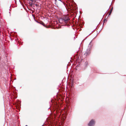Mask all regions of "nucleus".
I'll return each mask as SVG.
<instances>
[{
	"label": "nucleus",
	"mask_w": 126,
	"mask_h": 126,
	"mask_svg": "<svg viewBox=\"0 0 126 126\" xmlns=\"http://www.w3.org/2000/svg\"><path fill=\"white\" fill-rule=\"evenodd\" d=\"M24 9L25 10H26L27 11V9L26 8H24Z\"/></svg>",
	"instance_id": "nucleus-9"
},
{
	"label": "nucleus",
	"mask_w": 126,
	"mask_h": 126,
	"mask_svg": "<svg viewBox=\"0 0 126 126\" xmlns=\"http://www.w3.org/2000/svg\"><path fill=\"white\" fill-rule=\"evenodd\" d=\"M28 9L29 10H31L32 11H33V10L34 9V8H28Z\"/></svg>",
	"instance_id": "nucleus-6"
},
{
	"label": "nucleus",
	"mask_w": 126,
	"mask_h": 126,
	"mask_svg": "<svg viewBox=\"0 0 126 126\" xmlns=\"http://www.w3.org/2000/svg\"><path fill=\"white\" fill-rule=\"evenodd\" d=\"M113 8H111L110 10V11L109 14V15H108V16H110V15H111V13H112V11L113 10Z\"/></svg>",
	"instance_id": "nucleus-5"
},
{
	"label": "nucleus",
	"mask_w": 126,
	"mask_h": 126,
	"mask_svg": "<svg viewBox=\"0 0 126 126\" xmlns=\"http://www.w3.org/2000/svg\"><path fill=\"white\" fill-rule=\"evenodd\" d=\"M112 8H113V7H112Z\"/></svg>",
	"instance_id": "nucleus-11"
},
{
	"label": "nucleus",
	"mask_w": 126,
	"mask_h": 126,
	"mask_svg": "<svg viewBox=\"0 0 126 126\" xmlns=\"http://www.w3.org/2000/svg\"><path fill=\"white\" fill-rule=\"evenodd\" d=\"M69 19L68 16H64L62 18L60 19V20H62L65 23H67L69 21Z\"/></svg>",
	"instance_id": "nucleus-1"
},
{
	"label": "nucleus",
	"mask_w": 126,
	"mask_h": 126,
	"mask_svg": "<svg viewBox=\"0 0 126 126\" xmlns=\"http://www.w3.org/2000/svg\"><path fill=\"white\" fill-rule=\"evenodd\" d=\"M94 121L93 120H92L90 121L88 124V125L89 126H92L94 124Z\"/></svg>",
	"instance_id": "nucleus-4"
},
{
	"label": "nucleus",
	"mask_w": 126,
	"mask_h": 126,
	"mask_svg": "<svg viewBox=\"0 0 126 126\" xmlns=\"http://www.w3.org/2000/svg\"><path fill=\"white\" fill-rule=\"evenodd\" d=\"M91 53V50L89 48L87 49L86 52L84 53V55H85L86 56L89 55Z\"/></svg>",
	"instance_id": "nucleus-3"
},
{
	"label": "nucleus",
	"mask_w": 126,
	"mask_h": 126,
	"mask_svg": "<svg viewBox=\"0 0 126 126\" xmlns=\"http://www.w3.org/2000/svg\"><path fill=\"white\" fill-rule=\"evenodd\" d=\"M41 24L43 25L44 26H45V24L43 22H42L41 23Z\"/></svg>",
	"instance_id": "nucleus-7"
},
{
	"label": "nucleus",
	"mask_w": 126,
	"mask_h": 126,
	"mask_svg": "<svg viewBox=\"0 0 126 126\" xmlns=\"http://www.w3.org/2000/svg\"><path fill=\"white\" fill-rule=\"evenodd\" d=\"M85 64L86 66H87L88 64V63L87 62H85Z\"/></svg>",
	"instance_id": "nucleus-8"
},
{
	"label": "nucleus",
	"mask_w": 126,
	"mask_h": 126,
	"mask_svg": "<svg viewBox=\"0 0 126 126\" xmlns=\"http://www.w3.org/2000/svg\"><path fill=\"white\" fill-rule=\"evenodd\" d=\"M31 1H34L35 0H30Z\"/></svg>",
	"instance_id": "nucleus-10"
},
{
	"label": "nucleus",
	"mask_w": 126,
	"mask_h": 126,
	"mask_svg": "<svg viewBox=\"0 0 126 126\" xmlns=\"http://www.w3.org/2000/svg\"><path fill=\"white\" fill-rule=\"evenodd\" d=\"M66 9L69 13H74L75 12V9L74 8H66Z\"/></svg>",
	"instance_id": "nucleus-2"
}]
</instances>
